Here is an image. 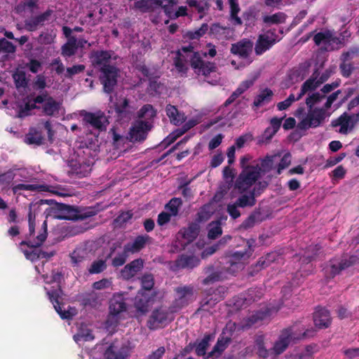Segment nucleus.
<instances>
[{
    "mask_svg": "<svg viewBox=\"0 0 359 359\" xmlns=\"http://www.w3.org/2000/svg\"><path fill=\"white\" fill-rule=\"evenodd\" d=\"M208 29V26L207 24H203L202 26L197 30L190 32L189 37L192 39H198L202 36L203 34L206 33Z\"/></svg>",
    "mask_w": 359,
    "mask_h": 359,
    "instance_id": "nucleus-61",
    "label": "nucleus"
},
{
    "mask_svg": "<svg viewBox=\"0 0 359 359\" xmlns=\"http://www.w3.org/2000/svg\"><path fill=\"white\" fill-rule=\"evenodd\" d=\"M15 46L6 39H0V58L4 59L8 53H13Z\"/></svg>",
    "mask_w": 359,
    "mask_h": 359,
    "instance_id": "nucleus-43",
    "label": "nucleus"
},
{
    "mask_svg": "<svg viewBox=\"0 0 359 359\" xmlns=\"http://www.w3.org/2000/svg\"><path fill=\"white\" fill-rule=\"evenodd\" d=\"M359 121V114L348 115L344 113L337 119L332 121V126L338 128L337 131L341 134L349 133Z\"/></svg>",
    "mask_w": 359,
    "mask_h": 359,
    "instance_id": "nucleus-13",
    "label": "nucleus"
},
{
    "mask_svg": "<svg viewBox=\"0 0 359 359\" xmlns=\"http://www.w3.org/2000/svg\"><path fill=\"white\" fill-rule=\"evenodd\" d=\"M278 257V255L276 252H272L271 253L267 254L265 257H262L259 259L257 262V264L261 268H264L268 266L271 263L276 261Z\"/></svg>",
    "mask_w": 359,
    "mask_h": 359,
    "instance_id": "nucleus-48",
    "label": "nucleus"
},
{
    "mask_svg": "<svg viewBox=\"0 0 359 359\" xmlns=\"http://www.w3.org/2000/svg\"><path fill=\"white\" fill-rule=\"evenodd\" d=\"M107 267L106 262L99 259L93 262L88 269V271L91 274L99 273L103 271Z\"/></svg>",
    "mask_w": 359,
    "mask_h": 359,
    "instance_id": "nucleus-49",
    "label": "nucleus"
},
{
    "mask_svg": "<svg viewBox=\"0 0 359 359\" xmlns=\"http://www.w3.org/2000/svg\"><path fill=\"white\" fill-rule=\"evenodd\" d=\"M142 288L145 291H141L138 293L135 297V305L137 311L141 314H144L148 311V308L151 301L149 297V294L148 292H150V290L154 285V279L152 276L146 275L143 276L142 278Z\"/></svg>",
    "mask_w": 359,
    "mask_h": 359,
    "instance_id": "nucleus-11",
    "label": "nucleus"
},
{
    "mask_svg": "<svg viewBox=\"0 0 359 359\" xmlns=\"http://www.w3.org/2000/svg\"><path fill=\"white\" fill-rule=\"evenodd\" d=\"M39 208V206L37 204H32L30 205L28 214L29 234L27 241L21 243V245H27L32 248L29 250L24 251L26 258L32 261L35 260L39 257L36 248L40 246L47 237V224L46 220L43 221L38 229L37 233L35 231L36 215Z\"/></svg>",
    "mask_w": 359,
    "mask_h": 359,
    "instance_id": "nucleus-4",
    "label": "nucleus"
},
{
    "mask_svg": "<svg viewBox=\"0 0 359 359\" xmlns=\"http://www.w3.org/2000/svg\"><path fill=\"white\" fill-rule=\"evenodd\" d=\"M128 254L129 253L126 252L124 250L122 254L118 255L113 259L112 265L114 266H119L123 265L126 262Z\"/></svg>",
    "mask_w": 359,
    "mask_h": 359,
    "instance_id": "nucleus-63",
    "label": "nucleus"
},
{
    "mask_svg": "<svg viewBox=\"0 0 359 359\" xmlns=\"http://www.w3.org/2000/svg\"><path fill=\"white\" fill-rule=\"evenodd\" d=\"M305 335L306 333L298 332L297 328L295 327L285 330L280 334L278 339L275 342L273 351L277 355L280 354L285 351L288 346Z\"/></svg>",
    "mask_w": 359,
    "mask_h": 359,
    "instance_id": "nucleus-10",
    "label": "nucleus"
},
{
    "mask_svg": "<svg viewBox=\"0 0 359 359\" xmlns=\"http://www.w3.org/2000/svg\"><path fill=\"white\" fill-rule=\"evenodd\" d=\"M230 6L231 20L233 25H239L242 24L241 19L238 16L240 12V8L238 0H229Z\"/></svg>",
    "mask_w": 359,
    "mask_h": 359,
    "instance_id": "nucleus-33",
    "label": "nucleus"
},
{
    "mask_svg": "<svg viewBox=\"0 0 359 359\" xmlns=\"http://www.w3.org/2000/svg\"><path fill=\"white\" fill-rule=\"evenodd\" d=\"M291 163V155L290 153H285L282 157L280 162L278 165L277 173L280 174L281 171L288 167Z\"/></svg>",
    "mask_w": 359,
    "mask_h": 359,
    "instance_id": "nucleus-55",
    "label": "nucleus"
},
{
    "mask_svg": "<svg viewBox=\"0 0 359 359\" xmlns=\"http://www.w3.org/2000/svg\"><path fill=\"white\" fill-rule=\"evenodd\" d=\"M308 74V66L304 65L294 69L289 75L292 83L303 80Z\"/></svg>",
    "mask_w": 359,
    "mask_h": 359,
    "instance_id": "nucleus-35",
    "label": "nucleus"
},
{
    "mask_svg": "<svg viewBox=\"0 0 359 359\" xmlns=\"http://www.w3.org/2000/svg\"><path fill=\"white\" fill-rule=\"evenodd\" d=\"M209 337H205L196 346V352L198 355H204L208 346Z\"/></svg>",
    "mask_w": 359,
    "mask_h": 359,
    "instance_id": "nucleus-60",
    "label": "nucleus"
},
{
    "mask_svg": "<svg viewBox=\"0 0 359 359\" xmlns=\"http://www.w3.org/2000/svg\"><path fill=\"white\" fill-rule=\"evenodd\" d=\"M40 190L43 191H49L54 194L63 196L64 194L59 191L57 190V188L52 187V186H48V185H41V186H36L34 184H20L16 186H15L13 188L14 193H18L20 190H27V191H36V190Z\"/></svg>",
    "mask_w": 359,
    "mask_h": 359,
    "instance_id": "nucleus-23",
    "label": "nucleus"
},
{
    "mask_svg": "<svg viewBox=\"0 0 359 359\" xmlns=\"http://www.w3.org/2000/svg\"><path fill=\"white\" fill-rule=\"evenodd\" d=\"M198 259L195 257L182 256L180 259V264L182 266L194 267L198 264Z\"/></svg>",
    "mask_w": 359,
    "mask_h": 359,
    "instance_id": "nucleus-53",
    "label": "nucleus"
},
{
    "mask_svg": "<svg viewBox=\"0 0 359 359\" xmlns=\"http://www.w3.org/2000/svg\"><path fill=\"white\" fill-rule=\"evenodd\" d=\"M150 128L151 124L149 122L143 121H136L130 130L129 136L130 141L144 140Z\"/></svg>",
    "mask_w": 359,
    "mask_h": 359,
    "instance_id": "nucleus-19",
    "label": "nucleus"
},
{
    "mask_svg": "<svg viewBox=\"0 0 359 359\" xmlns=\"http://www.w3.org/2000/svg\"><path fill=\"white\" fill-rule=\"evenodd\" d=\"M112 282L111 279L104 278L93 283V288L95 290H103L109 288Z\"/></svg>",
    "mask_w": 359,
    "mask_h": 359,
    "instance_id": "nucleus-57",
    "label": "nucleus"
},
{
    "mask_svg": "<svg viewBox=\"0 0 359 359\" xmlns=\"http://www.w3.org/2000/svg\"><path fill=\"white\" fill-rule=\"evenodd\" d=\"M351 262L346 258H337L330 261L326 271L332 276L338 274L341 270L348 267Z\"/></svg>",
    "mask_w": 359,
    "mask_h": 359,
    "instance_id": "nucleus-27",
    "label": "nucleus"
},
{
    "mask_svg": "<svg viewBox=\"0 0 359 359\" xmlns=\"http://www.w3.org/2000/svg\"><path fill=\"white\" fill-rule=\"evenodd\" d=\"M285 20V15L283 13H277L271 15H266L264 22L268 25L283 23Z\"/></svg>",
    "mask_w": 359,
    "mask_h": 359,
    "instance_id": "nucleus-47",
    "label": "nucleus"
},
{
    "mask_svg": "<svg viewBox=\"0 0 359 359\" xmlns=\"http://www.w3.org/2000/svg\"><path fill=\"white\" fill-rule=\"evenodd\" d=\"M280 154L267 156L264 159L261 160V163H253L247 165L250 157L243 156L241 160V164L243 170L237 180V187L240 191H246L257 182L262 173L269 171L272 169L273 163L279 157Z\"/></svg>",
    "mask_w": 359,
    "mask_h": 359,
    "instance_id": "nucleus-2",
    "label": "nucleus"
},
{
    "mask_svg": "<svg viewBox=\"0 0 359 359\" xmlns=\"http://www.w3.org/2000/svg\"><path fill=\"white\" fill-rule=\"evenodd\" d=\"M198 233V228L197 225L194 224L189 226L187 229L182 230L177 235L178 238L182 237L185 241L182 242V245H186L187 243L193 241Z\"/></svg>",
    "mask_w": 359,
    "mask_h": 359,
    "instance_id": "nucleus-30",
    "label": "nucleus"
},
{
    "mask_svg": "<svg viewBox=\"0 0 359 359\" xmlns=\"http://www.w3.org/2000/svg\"><path fill=\"white\" fill-rule=\"evenodd\" d=\"M110 103L115 109L118 116L121 118H130L134 109L128 104V100L124 97H116L110 96Z\"/></svg>",
    "mask_w": 359,
    "mask_h": 359,
    "instance_id": "nucleus-16",
    "label": "nucleus"
},
{
    "mask_svg": "<svg viewBox=\"0 0 359 359\" xmlns=\"http://www.w3.org/2000/svg\"><path fill=\"white\" fill-rule=\"evenodd\" d=\"M45 282L48 284L54 283L55 285L48 287H46L45 290L50 301L53 304V306L62 319H70L76 315V310L73 307H69L67 310H62L60 306V300H62V292L60 288L59 283L62 280V275L59 272H53L51 276H43Z\"/></svg>",
    "mask_w": 359,
    "mask_h": 359,
    "instance_id": "nucleus-7",
    "label": "nucleus"
},
{
    "mask_svg": "<svg viewBox=\"0 0 359 359\" xmlns=\"http://www.w3.org/2000/svg\"><path fill=\"white\" fill-rule=\"evenodd\" d=\"M55 33L53 31L50 33H43L40 35L39 41L42 43L50 44L53 42Z\"/></svg>",
    "mask_w": 359,
    "mask_h": 359,
    "instance_id": "nucleus-62",
    "label": "nucleus"
},
{
    "mask_svg": "<svg viewBox=\"0 0 359 359\" xmlns=\"http://www.w3.org/2000/svg\"><path fill=\"white\" fill-rule=\"evenodd\" d=\"M322 81H316V79H309L302 86L301 92L298 95L290 94V96L285 100L280 102L277 104V108L279 111H283L288 109L293 102L300 100L302 96L309 90H313L317 88Z\"/></svg>",
    "mask_w": 359,
    "mask_h": 359,
    "instance_id": "nucleus-12",
    "label": "nucleus"
},
{
    "mask_svg": "<svg viewBox=\"0 0 359 359\" xmlns=\"http://www.w3.org/2000/svg\"><path fill=\"white\" fill-rule=\"evenodd\" d=\"M49 15L50 12H46L39 16H37L34 18L28 20L26 23V25L29 30H34L36 28L38 25L42 24L46 20H47Z\"/></svg>",
    "mask_w": 359,
    "mask_h": 359,
    "instance_id": "nucleus-42",
    "label": "nucleus"
},
{
    "mask_svg": "<svg viewBox=\"0 0 359 359\" xmlns=\"http://www.w3.org/2000/svg\"><path fill=\"white\" fill-rule=\"evenodd\" d=\"M80 114L83 117L82 129L95 137L98 135L100 131L105 130L108 125V120L102 112L90 113L81 111Z\"/></svg>",
    "mask_w": 359,
    "mask_h": 359,
    "instance_id": "nucleus-8",
    "label": "nucleus"
},
{
    "mask_svg": "<svg viewBox=\"0 0 359 359\" xmlns=\"http://www.w3.org/2000/svg\"><path fill=\"white\" fill-rule=\"evenodd\" d=\"M182 201L180 198H174L165 205V210L171 216H175L178 213Z\"/></svg>",
    "mask_w": 359,
    "mask_h": 359,
    "instance_id": "nucleus-45",
    "label": "nucleus"
},
{
    "mask_svg": "<svg viewBox=\"0 0 359 359\" xmlns=\"http://www.w3.org/2000/svg\"><path fill=\"white\" fill-rule=\"evenodd\" d=\"M206 56L207 53L194 52L191 46L182 47L181 50L172 53L175 68L180 73L184 74L187 69V59L190 60V65L194 72L198 75H203L206 78L208 83L216 85L219 83L220 77L216 72V67L212 62H205L201 56Z\"/></svg>",
    "mask_w": 359,
    "mask_h": 359,
    "instance_id": "nucleus-1",
    "label": "nucleus"
},
{
    "mask_svg": "<svg viewBox=\"0 0 359 359\" xmlns=\"http://www.w3.org/2000/svg\"><path fill=\"white\" fill-rule=\"evenodd\" d=\"M154 3L163 8L165 13L166 10H170L172 6L177 4V0H153Z\"/></svg>",
    "mask_w": 359,
    "mask_h": 359,
    "instance_id": "nucleus-56",
    "label": "nucleus"
},
{
    "mask_svg": "<svg viewBox=\"0 0 359 359\" xmlns=\"http://www.w3.org/2000/svg\"><path fill=\"white\" fill-rule=\"evenodd\" d=\"M143 266V262L141 259H135L130 264L125 266L121 271V276L123 279H130L134 277Z\"/></svg>",
    "mask_w": 359,
    "mask_h": 359,
    "instance_id": "nucleus-25",
    "label": "nucleus"
},
{
    "mask_svg": "<svg viewBox=\"0 0 359 359\" xmlns=\"http://www.w3.org/2000/svg\"><path fill=\"white\" fill-rule=\"evenodd\" d=\"M118 347L115 344L111 345L104 353L105 359H126L127 354L122 352L116 353Z\"/></svg>",
    "mask_w": 359,
    "mask_h": 359,
    "instance_id": "nucleus-39",
    "label": "nucleus"
},
{
    "mask_svg": "<svg viewBox=\"0 0 359 359\" xmlns=\"http://www.w3.org/2000/svg\"><path fill=\"white\" fill-rule=\"evenodd\" d=\"M111 57V52L103 50L93 52L90 55L93 65L101 69L100 80L107 93L111 92L117 82L118 70L109 65Z\"/></svg>",
    "mask_w": 359,
    "mask_h": 359,
    "instance_id": "nucleus-5",
    "label": "nucleus"
},
{
    "mask_svg": "<svg viewBox=\"0 0 359 359\" xmlns=\"http://www.w3.org/2000/svg\"><path fill=\"white\" fill-rule=\"evenodd\" d=\"M342 352L348 359H359V348H346Z\"/></svg>",
    "mask_w": 359,
    "mask_h": 359,
    "instance_id": "nucleus-59",
    "label": "nucleus"
},
{
    "mask_svg": "<svg viewBox=\"0 0 359 359\" xmlns=\"http://www.w3.org/2000/svg\"><path fill=\"white\" fill-rule=\"evenodd\" d=\"M229 343V339L222 337L219 339L213 350L209 353L208 358H217L225 350Z\"/></svg>",
    "mask_w": 359,
    "mask_h": 359,
    "instance_id": "nucleus-36",
    "label": "nucleus"
},
{
    "mask_svg": "<svg viewBox=\"0 0 359 359\" xmlns=\"http://www.w3.org/2000/svg\"><path fill=\"white\" fill-rule=\"evenodd\" d=\"M76 49V39L74 37H70L62 46V54L64 56H71L74 54Z\"/></svg>",
    "mask_w": 359,
    "mask_h": 359,
    "instance_id": "nucleus-38",
    "label": "nucleus"
},
{
    "mask_svg": "<svg viewBox=\"0 0 359 359\" xmlns=\"http://www.w3.org/2000/svg\"><path fill=\"white\" fill-rule=\"evenodd\" d=\"M151 1L153 0H140L135 2V8L140 10L142 12H147L150 10Z\"/></svg>",
    "mask_w": 359,
    "mask_h": 359,
    "instance_id": "nucleus-58",
    "label": "nucleus"
},
{
    "mask_svg": "<svg viewBox=\"0 0 359 359\" xmlns=\"http://www.w3.org/2000/svg\"><path fill=\"white\" fill-rule=\"evenodd\" d=\"M93 161L91 160L84 161L83 159L79 158L78 161L72 160L69 166L72 168V172L74 174L80 177H83L90 173Z\"/></svg>",
    "mask_w": 359,
    "mask_h": 359,
    "instance_id": "nucleus-20",
    "label": "nucleus"
},
{
    "mask_svg": "<svg viewBox=\"0 0 359 359\" xmlns=\"http://www.w3.org/2000/svg\"><path fill=\"white\" fill-rule=\"evenodd\" d=\"M155 116L156 111L150 104H147L142 107V108L140 110L138 114L139 118H143L145 120L144 121L147 122H149V121L153 118Z\"/></svg>",
    "mask_w": 359,
    "mask_h": 359,
    "instance_id": "nucleus-41",
    "label": "nucleus"
},
{
    "mask_svg": "<svg viewBox=\"0 0 359 359\" xmlns=\"http://www.w3.org/2000/svg\"><path fill=\"white\" fill-rule=\"evenodd\" d=\"M25 142L28 144L39 145L42 142V136L41 133L36 130H31L25 136Z\"/></svg>",
    "mask_w": 359,
    "mask_h": 359,
    "instance_id": "nucleus-44",
    "label": "nucleus"
},
{
    "mask_svg": "<svg viewBox=\"0 0 359 359\" xmlns=\"http://www.w3.org/2000/svg\"><path fill=\"white\" fill-rule=\"evenodd\" d=\"M46 217L59 219H74L76 215L74 209L64 204H56L46 210Z\"/></svg>",
    "mask_w": 359,
    "mask_h": 359,
    "instance_id": "nucleus-14",
    "label": "nucleus"
},
{
    "mask_svg": "<svg viewBox=\"0 0 359 359\" xmlns=\"http://www.w3.org/2000/svg\"><path fill=\"white\" fill-rule=\"evenodd\" d=\"M86 256V250L83 248H76L71 255L72 261L74 264L82 262Z\"/></svg>",
    "mask_w": 359,
    "mask_h": 359,
    "instance_id": "nucleus-52",
    "label": "nucleus"
},
{
    "mask_svg": "<svg viewBox=\"0 0 359 359\" xmlns=\"http://www.w3.org/2000/svg\"><path fill=\"white\" fill-rule=\"evenodd\" d=\"M315 325L318 328H326L331 323L330 312L323 308L318 309L313 316Z\"/></svg>",
    "mask_w": 359,
    "mask_h": 359,
    "instance_id": "nucleus-24",
    "label": "nucleus"
},
{
    "mask_svg": "<svg viewBox=\"0 0 359 359\" xmlns=\"http://www.w3.org/2000/svg\"><path fill=\"white\" fill-rule=\"evenodd\" d=\"M208 236L210 239H215L222 233L219 222H212L208 227Z\"/></svg>",
    "mask_w": 359,
    "mask_h": 359,
    "instance_id": "nucleus-46",
    "label": "nucleus"
},
{
    "mask_svg": "<svg viewBox=\"0 0 359 359\" xmlns=\"http://www.w3.org/2000/svg\"><path fill=\"white\" fill-rule=\"evenodd\" d=\"M126 311V304L122 294H115L110 300L109 318L117 320Z\"/></svg>",
    "mask_w": 359,
    "mask_h": 359,
    "instance_id": "nucleus-18",
    "label": "nucleus"
},
{
    "mask_svg": "<svg viewBox=\"0 0 359 359\" xmlns=\"http://www.w3.org/2000/svg\"><path fill=\"white\" fill-rule=\"evenodd\" d=\"M168 321L167 312L163 310L155 311L148 321V326L150 329H157L165 325Z\"/></svg>",
    "mask_w": 359,
    "mask_h": 359,
    "instance_id": "nucleus-22",
    "label": "nucleus"
},
{
    "mask_svg": "<svg viewBox=\"0 0 359 359\" xmlns=\"http://www.w3.org/2000/svg\"><path fill=\"white\" fill-rule=\"evenodd\" d=\"M266 185H267V184L265 182H258V183L255 182L252 185L254 187L252 190H251V187L248 189V191H249V192H250L249 195L244 194L238 198V199L236 202L238 207L245 208L247 206L254 205L255 203V196L257 194H259V189H264L266 187ZM235 189H237L239 191V192H241V193H243L245 191H241L239 190V189L237 187V182L236 183ZM245 191H247V190Z\"/></svg>",
    "mask_w": 359,
    "mask_h": 359,
    "instance_id": "nucleus-15",
    "label": "nucleus"
},
{
    "mask_svg": "<svg viewBox=\"0 0 359 359\" xmlns=\"http://www.w3.org/2000/svg\"><path fill=\"white\" fill-rule=\"evenodd\" d=\"M350 34L346 31L342 39L337 37L334 33L330 30H324L317 33L313 38L315 43L323 50L330 51L337 49L342 41L348 37Z\"/></svg>",
    "mask_w": 359,
    "mask_h": 359,
    "instance_id": "nucleus-9",
    "label": "nucleus"
},
{
    "mask_svg": "<svg viewBox=\"0 0 359 359\" xmlns=\"http://www.w3.org/2000/svg\"><path fill=\"white\" fill-rule=\"evenodd\" d=\"M278 41L279 39L274 31L269 30L260 34L255 46L256 53L262 54Z\"/></svg>",
    "mask_w": 359,
    "mask_h": 359,
    "instance_id": "nucleus-17",
    "label": "nucleus"
},
{
    "mask_svg": "<svg viewBox=\"0 0 359 359\" xmlns=\"http://www.w3.org/2000/svg\"><path fill=\"white\" fill-rule=\"evenodd\" d=\"M166 15L171 19H175L180 16H184L187 15V7L180 6L176 11H173L172 8L170 10H166Z\"/></svg>",
    "mask_w": 359,
    "mask_h": 359,
    "instance_id": "nucleus-54",
    "label": "nucleus"
},
{
    "mask_svg": "<svg viewBox=\"0 0 359 359\" xmlns=\"http://www.w3.org/2000/svg\"><path fill=\"white\" fill-rule=\"evenodd\" d=\"M263 341H264L263 337H259L257 338V339L256 341V344L257 346L259 355L262 358H266L268 355V351L266 348H265V347H264Z\"/></svg>",
    "mask_w": 359,
    "mask_h": 359,
    "instance_id": "nucleus-64",
    "label": "nucleus"
},
{
    "mask_svg": "<svg viewBox=\"0 0 359 359\" xmlns=\"http://www.w3.org/2000/svg\"><path fill=\"white\" fill-rule=\"evenodd\" d=\"M323 96L318 93L313 94L306 99V104L309 107L307 113H303L302 109L296 111L295 116L299 119L298 127L302 130H306L309 128H316L329 116L324 109L313 108V106L320 100Z\"/></svg>",
    "mask_w": 359,
    "mask_h": 359,
    "instance_id": "nucleus-6",
    "label": "nucleus"
},
{
    "mask_svg": "<svg viewBox=\"0 0 359 359\" xmlns=\"http://www.w3.org/2000/svg\"><path fill=\"white\" fill-rule=\"evenodd\" d=\"M93 339L94 336L88 325L81 324L78 325V331L74 335V339L77 344H81V343L93 340Z\"/></svg>",
    "mask_w": 359,
    "mask_h": 359,
    "instance_id": "nucleus-26",
    "label": "nucleus"
},
{
    "mask_svg": "<svg viewBox=\"0 0 359 359\" xmlns=\"http://www.w3.org/2000/svg\"><path fill=\"white\" fill-rule=\"evenodd\" d=\"M252 43L249 40H242L237 43L233 44L231 51L234 55L246 58L252 52Z\"/></svg>",
    "mask_w": 359,
    "mask_h": 359,
    "instance_id": "nucleus-21",
    "label": "nucleus"
},
{
    "mask_svg": "<svg viewBox=\"0 0 359 359\" xmlns=\"http://www.w3.org/2000/svg\"><path fill=\"white\" fill-rule=\"evenodd\" d=\"M350 53H345L341 55L343 63L340 65L341 73L344 76H348L351 72V67L350 64L346 63V61L350 57Z\"/></svg>",
    "mask_w": 359,
    "mask_h": 359,
    "instance_id": "nucleus-51",
    "label": "nucleus"
},
{
    "mask_svg": "<svg viewBox=\"0 0 359 359\" xmlns=\"http://www.w3.org/2000/svg\"><path fill=\"white\" fill-rule=\"evenodd\" d=\"M198 122V120L196 118L189 119L186 122L182 129L176 130L175 131L170 134V135L166 138V142H168V143L174 142L177 137L182 135L186 131L196 126Z\"/></svg>",
    "mask_w": 359,
    "mask_h": 359,
    "instance_id": "nucleus-29",
    "label": "nucleus"
},
{
    "mask_svg": "<svg viewBox=\"0 0 359 359\" xmlns=\"http://www.w3.org/2000/svg\"><path fill=\"white\" fill-rule=\"evenodd\" d=\"M165 111L170 121L175 125H180L185 121L184 114L180 112L175 106L168 105Z\"/></svg>",
    "mask_w": 359,
    "mask_h": 359,
    "instance_id": "nucleus-28",
    "label": "nucleus"
},
{
    "mask_svg": "<svg viewBox=\"0 0 359 359\" xmlns=\"http://www.w3.org/2000/svg\"><path fill=\"white\" fill-rule=\"evenodd\" d=\"M62 103L55 100L48 93H44L35 97L28 96L18 105L17 113L20 118L25 117L31 114L34 109H41L48 116H54L59 113Z\"/></svg>",
    "mask_w": 359,
    "mask_h": 359,
    "instance_id": "nucleus-3",
    "label": "nucleus"
},
{
    "mask_svg": "<svg viewBox=\"0 0 359 359\" xmlns=\"http://www.w3.org/2000/svg\"><path fill=\"white\" fill-rule=\"evenodd\" d=\"M145 243V237L138 236L133 243H128L125 246V252L128 253L136 252L144 247Z\"/></svg>",
    "mask_w": 359,
    "mask_h": 359,
    "instance_id": "nucleus-34",
    "label": "nucleus"
},
{
    "mask_svg": "<svg viewBox=\"0 0 359 359\" xmlns=\"http://www.w3.org/2000/svg\"><path fill=\"white\" fill-rule=\"evenodd\" d=\"M15 86L17 88H25L27 84L26 75L24 71L18 69L16 72L13 74Z\"/></svg>",
    "mask_w": 359,
    "mask_h": 359,
    "instance_id": "nucleus-40",
    "label": "nucleus"
},
{
    "mask_svg": "<svg viewBox=\"0 0 359 359\" xmlns=\"http://www.w3.org/2000/svg\"><path fill=\"white\" fill-rule=\"evenodd\" d=\"M187 4L191 7H195L198 13H200V18H201L205 13V11L208 10V5L206 2H198L196 0H187Z\"/></svg>",
    "mask_w": 359,
    "mask_h": 359,
    "instance_id": "nucleus-50",
    "label": "nucleus"
},
{
    "mask_svg": "<svg viewBox=\"0 0 359 359\" xmlns=\"http://www.w3.org/2000/svg\"><path fill=\"white\" fill-rule=\"evenodd\" d=\"M273 96V91L269 88L262 90L255 99L254 104L260 107L269 103Z\"/></svg>",
    "mask_w": 359,
    "mask_h": 359,
    "instance_id": "nucleus-31",
    "label": "nucleus"
},
{
    "mask_svg": "<svg viewBox=\"0 0 359 359\" xmlns=\"http://www.w3.org/2000/svg\"><path fill=\"white\" fill-rule=\"evenodd\" d=\"M255 79H249L244 81L241 83L237 90L232 94V95L226 101L225 104H229L233 102V100L242 94L244 91L248 89L254 83Z\"/></svg>",
    "mask_w": 359,
    "mask_h": 359,
    "instance_id": "nucleus-37",
    "label": "nucleus"
},
{
    "mask_svg": "<svg viewBox=\"0 0 359 359\" xmlns=\"http://www.w3.org/2000/svg\"><path fill=\"white\" fill-rule=\"evenodd\" d=\"M177 301L182 304L192 300L194 297L193 290L189 287H179L177 289Z\"/></svg>",
    "mask_w": 359,
    "mask_h": 359,
    "instance_id": "nucleus-32",
    "label": "nucleus"
}]
</instances>
